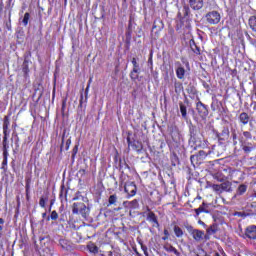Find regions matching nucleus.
<instances>
[{"mask_svg": "<svg viewBox=\"0 0 256 256\" xmlns=\"http://www.w3.org/2000/svg\"><path fill=\"white\" fill-rule=\"evenodd\" d=\"M72 213L74 215H81L82 217H87L89 215V208L83 202H76L72 206Z\"/></svg>", "mask_w": 256, "mask_h": 256, "instance_id": "f257e3e1", "label": "nucleus"}, {"mask_svg": "<svg viewBox=\"0 0 256 256\" xmlns=\"http://www.w3.org/2000/svg\"><path fill=\"white\" fill-rule=\"evenodd\" d=\"M206 21L210 25H217L221 21V14L217 11H211L206 14Z\"/></svg>", "mask_w": 256, "mask_h": 256, "instance_id": "f03ea898", "label": "nucleus"}, {"mask_svg": "<svg viewBox=\"0 0 256 256\" xmlns=\"http://www.w3.org/2000/svg\"><path fill=\"white\" fill-rule=\"evenodd\" d=\"M244 236L247 239H251L253 241L256 240V225L247 226L244 230Z\"/></svg>", "mask_w": 256, "mask_h": 256, "instance_id": "7ed1b4c3", "label": "nucleus"}, {"mask_svg": "<svg viewBox=\"0 0 256 256\" xmlns=\"http://www.w3.org/2000/svg\"><path fill=\"white\" fill-rule=\"evenodd\" d=\"M124 191L127 193L128 197H134L137 194V186L134 182H128L124 186Z\"/></svg>", "mask_w": 256, "mask_h": 256, "instance_id": "20e7f679", "label": "nucleus"}, {"mask_svg": "<svg viewBox=\"0 0 256 256\" xmlns=\"http://www.w3.org/2000/svg\"><path fill=\"white\" fill-rule=\"evenodd\" d=\"M242 150L244 151V153H251V151H254V149H256V145L255 143L250 142L249 140H243L242 142H240Z\"/></svg>", "mask_w": 256, "mask_h": 256, "instance_id": "39448f33", "label": "nucleus"}, {"mask_svg": "<svg viewBox=\"0 0 256 256\" xmlns=\"http://www.w3.org/2000/svg\"><path fill=\"white\" fill-rule=\"evenodd\" d=\"M196 109L200 117H207L209 115V110H207V106L201 101L197 102Z\"/></svg>", "mask_w": 256, "mask_h": 256, "instance_id": "423d86ee", "label": "nucleus"}, {"mask_svg": "<svg viewBox=\"0 0 256 256\" xmlns=\"http://www.w3.org/2000/svg\"><path fill=\"white\" fill-rule=\"evenodd\" d=\"M205 2L203 0H189V6L193 11H201Z\"/></svg>", "mask_w": 256, "mask_h": 256, "instance_id": "0eeeda50", "label": "nucleus"}, {"mask_svg": "<svg viewBox=\"0 0 256 256\" xmlns=\"http://www.w3.org/2000/svg\"><path fill=\"white\" fill-rule=\"evenodd\" d=\"M127 143L129 146H132V148L137 151V153H141L143 151V143L139 141H133L131 142V138L127 137Z\"/></svg>", "mask_w": 256, "mask_h": 256, "instance_id": "6e6552de", "label": "nucleus"}, {"mask_svg": "<svg viewBox=\"0 0 256 256\" xmlns=\"http://www.w3.org/2000/svg\"><path fill=\"white\" fill-rule=\"evenodd\" d=\"M194 212L196 214V217H199L201 213H209V204L203 202L202 205L199 206V208L194 209Z\"/></svg>", "mask_w": 256, "mask_h": 256, "instance_id": "1a4fd4ad", "label": "nucleus"}, {"mask_svg": "<svg viewBox=\"0 0 256 256\" xmlns=\"http://www.w3.org/2000/svg\"><path fill=\"white\" fill-rule=\"evenodd\" d=\"M238 119L241 125H248L249 121H251V117L249 116V114H247V112H242L239 115Z\"/></svg>", "mask_w": 256, "mask_h": 256, "instance_id": "9d476101", "label": "nucleus"}, {"mask_svg": "<svg viewBox=\"0 0 256 256\" xmlns=\"http://www.w3.org/2000/svg\"><path fill=\"white\" fill-rule=\"evenodd\" d=\"M192 236L195 241H203V237H205V232L196 229L192 232Z\"/></svg>", "mask_w": 256, "mask_h": 256, "instance_id": "9b49d317", "label": "nucleus"}, {"mask_svg": "<svg viewBox=\"0 0 256 256\" xmlns=\"http://www.w3.org/2000/svg\"><path fill=\"white\" fill-rule=\"evenodd\" d=\"M146 219L150 223H154V227H159V221H157V216L155 215L154 212H148Z\"/></svg>", "mask_w": 256, "mask_h": 256, "instance_id": "f8f14e48", "label": "nucleus"}, {"mask_svg": "<svg viewBox=\"0 0 256 256\" xmlns=\"http://www.w3.org/2000/svg\"><path fill=\"white\" fill-rule=\"evenodd\" d=\"M220 187L222 189V193L223 191H226V193H231V191H233L232 189V184L230 181H224L220 184Z\"/></svg>", "mask_w": 256, "mask_h": 256, "instance_id": "ddd939ff", "label": "nucleus"}, {"mask_svg": "<svg viewBox=\"0 0 256 256\" xmlns=\"http://www.w3.org/2000/svg\"><path fill=\"white\" fill-rule=\"evenodd\" d=\"M9 125H10V123H9V118L6 116V117L4 118V122H3V133H4V137H9V133H10V131H9Z\"/></svg>", "mask_w": 256, "mask_h": 256, "instance_id": "4468645a", "label": "nucleus"}, {"mask_svg": "<svg viewBox=\"0 0 256 256\" xmlns=\"http://www.w3.org/2000/svg\"><path fill=\"white\" fill-rule=\"evenodd\" d=\"M253 135L249 131H244L242 136H240L239 141L242 143L243 141H252Z\"/></svg>", "mask_w": 256, "mask_h": 256, "instance_id": "2eb2a0df", "label": "nucleus"}, {"mask_svg": "<svg viewBox=\"0 0 256 256\" xmlns=\"http://www.w3.org/2000/svg\"><path fill=\"white\" fill-rule=\"evenodd\" d=\"M218 139L227 141V139H229V128H223L222 132L218 135Z\"/></svg>", "mask_w": 256, "mask_h": 256, "instance_id": "dca6fc26", "label": "nucleus"}, {"mask_svg": "<svg viewBox=\"0 0 256 256\" xmlns=\"http://www.w3.org/2000/svg\"><path fill=\"white\" fill-rule=\"evenodd\" d=\"M176 76L179 78V79H185V68L183 66H179L177 69H176Z\"/></svg>", "mask_w": 256, "mask_h": 256, "instance_id": "f3484780", "label": "nucleus"}, {"mask_svg": "<svg viewBox=\"0 0 256 256\" xmlns=\"http://www.w3.org/2000/svg\"><path fill=\"white\" fill-rule=\"evenodd\" d=\"M161 31V29H163V22L161 20H156L154 21L153 27H152V31Z\"/></svg>", "mask_w": 256, "mask_h": 256, "instance_id": "a211bd4d", "label": "nucleus"}, {"mask_svg": "<svg viewBox=\"0 0 256 256\" xmlns=\"http://www.w3.org/2000/svg\"><path fill=\"white\" fill-rule=\"evenodd\" d=\"M59 243L62 249H64L65 251H69V249H71V244H69L67 240L60 239Z\"/></svg>", "mask_w": 256, "mask_h": 256, "instance_id": "6ab92c4d", "label": "nucleus"}, {"mask_svg": "<svg viewBox=\"0 0 256 256\" xmlns=\"http://www.w3.org/2000/svg\"><path fill=\"white\" fill-rule=\"evenodd\" d=\"M179 107H180V113H181L183 119H187V106H185V104H183V102H180Z\"/></svg>", "mask_w": 256, "mask_h": 256, "instance_id": "aec40b11", "label": "nucleus"}, {"mask_svg": "<svg viewBox=\"0 0 256 256\" xmlns=\"http://www.w3.org/2000/svg\"><path fill=\"white\" fill-rule=\"evenodd\" d=\"M117 199H118L117 194L110 195L109 198H108V207L110 205H114L116 207Z\"/></svg>", "mask_w": 256, "mask_h": 256, "instance_id": "412c9836", "label": "nucleus"}, {"mask_svg": "<svg viewBox=\"0 0 256 256\" xmlns=\"http://www.w3.org/2000/svg\"><path fill=\"white\" fill-rule=\"evenodd\" d=\"M246 192H247V185L241 184V185L237 188L236 195H245Z\"/></svg>", "mask_w": 256, "mask_h": 256, "instance_id": "4be33fe9", "label": "nucleus"}, {"mask_svg": "<svg viewBox=\"0 0 256 256\" xmlns=\"http://www.w3.org/2000/svg\"><path fill=\"white\" fill-rule=\"evenodd\" d=\"M87 247L90 253H94V255H96V253H99V247H97V245L90 243L87 245Z\"/></svg>", "mask_w": 256, "mask_h": 256, "instance_id": "5701e85b", "label": "nucleus"}, {"mask_svg": "<svg viewBox=\"0 0 256 256\" xmlns=\"http://www.w3.org/2000/svg\"><path fill=\"white\" fill-rule=\"evenodd\" d=\"M164 249H165V251H167L168 253H174V255H177V256L181 255V254L179 253V251L176 250V248L173 247V246H171V245L165 246Z\"/></svg>", "mask_w": 256, "mask_h": 256, "instance_id": "b1692460", "label": "nucleus"}, {"mask_svg": "<svg viewBox=\"0 0 256 256\" xmlns=\"http://www.w3.org/2000/svg\"><path fill=\"white\" fill-rule=\"evenodd\" d=\"M59 219V214L57 213V211H52L50 216H47L46 220L47 221H57Z\"/></svg>", "mask_w": 256, "mask_h": 256, "instance_id": "393cba45", "label": "nucleus"}, {"mask_svg": "<svg viewBox=\"0 0 256 256\" xmlns=\"http://www.w3.org/2000/svg\"><path fill=\"white\" fill-rule=\"evenodd\" d=\"M249 26L252 29V31L256 32V17L255 16L250 17Z\"/></svg>", "mask_w": 256, "mask_h": 256, "instance_id": "a878e982", "label": "nucleus"}, {"mask_svg": "<svg viewBox=\"0 0 256 256\" xmlns=\"http://www.w3.org/2000/svg\"><path fill=\"white\" fill-rule=\"evenodd\" d=\"M206 232L208 233V235H215V233H217V224H213L212 226H210Z\"/></svg>", "mask_w": 256, "mask_h": 256, "instance_id": "bb28decb", "label": "nucleus"}, {"mask_svg": "<svg viewBox=\"0 0 256 256\" xmlns=\"http://www.w3.org/2000/svg\"><path fill=\"white\" fill-rule=\"evenodd\" d=\"M182 13H183L184 17H189V14L191 13V9L189 8V6L187 4L183 5Z\"/></svg>", "mask_w": 256, "mask_h": 256, "instance_id": "cd10ccee", "label": "nucleus"}, {"mask_svg": "<svg viewBox=\"0 0 256 256\" xmlns=\"http://www.w3.org/2000/svg\"><path fill=\"white\" fill-rule=\"evenodd\" d=\"M189 133L190 139H195V136L197 135V128H195V126H190Z\"/></svg>", "mask_w": 256, "mask_h": 256, "instance_id": "c85d7f7f", "label": "nucleus"}, {"mask_svg": "<svg viewBox=\"0 0 256 256\" xmlns=\"http://www.w3.org/2000/svg\"><path fill=\"white\" fill-rule=\"evenodd\" d=\"M174 233L176 237H183V230L179 226H174Z\"/></svg>", "mask_w": 256, "mask_h": 256, "instance_id": "c756f323", "label": "nucleus"}, {"mask_svg": "<svg viewBox=\"0 0 256 256\" xmlns=\"http://www.w3.org/2000/svg\"><path fill=\"white\" fill-rule=\"evenodd\" d=\"M29 17H31V15L29 14V12H26L22 20L24 27H27V25H29Z\"/></svg>", "mask_w": 256, "mask_h": 256, "instance_id": "7c9ffc66", "label": "nucleus"}, {"mask_svg": "<svg viewBox=\"0 0 256 256\" xmlns=\"http://www.w3.org/2000/svg\"><path fill=\"white\" fill-rule=\"evenodd\" d=\"M199 161H203L207 157V152L205 150H200L197 154Z\"/></svg>", "mask_w": 256, "mask_h": 256, "instance_id": "2f4dec72", "label": "nucleus"}, {"mask_svg": "<svg viewBox=\"0 0 256 256\" xmlns=\"http://www.w3.org/2000/svg\"><path fill=\"white\" fill-rule=\"evenodd\" d=\"M212 189H213V191H216V193H223L221 184H213Z\"/></svg>", "mask_w": 256, "mask_h": 256, "instance_id": "473e14b6", "label": "nucleus"}, {"mask_svg": "<svg viewBox=\"0 0 256 256\" xmlns=\"http://www.w3.org/2000/svg\"><path fill=\"white\" fill-rule=\"evenodd\" d=\"M2 145H3L2 150H8L9 149V140L7 139V137H3Z\"/></svg>", "mask_w": 256, "mask_h": 256, "instance_id": "72a5a7b5", "label": "nucleus"}, {"mask_svg": "<svg viewBox=\"0 0 256 256\" xmlns=\"http://www.w3.org/2000/svg\"><path fill=\"white\" fill-rule=\"evenodd\" d=\"M130 78L132 79V81H137V79H139V74L131 71Z\"/></svg>", "mask_w": 256, "mask_h": 256, "instance_id": "f704fd0d", "label": "nucleus"}, {"mask_svg": "<svg viewBox=\"0 0 256 256\" xmlns=\"http://www.w3.org/2000/svg\"><path fill=\"white\" fill-rule=\"evenodd\" d=\"M46 201H47V198L45 199V198L41 197L40 201H39L40 207L45 208Z\"/></svg>", "mask_w": 256, "mask_h": 256, "instance_id": "c9c22d12", "label": "nucleus"}, {"mask_svg": "<svg viewBox=\"0 0 256 256\" xmlns=\"http://www.w3.org/2000/svg\"><path fill=\"white\" fill-rule=\"evenodd\" d=\"M6 167H7V158H3L1 169H3V171H6L7 170Z\"/></svg>", "mask_w": 256, "mask_h": 256, "instance_id": "e433bc0d", "label": "nucleus"}, {"mask_svg": "<svg viewBox=\"0 0 256 256\" xmlns=\"http://www.w3.org/2000/svg\"><path fill=\"white\" fill-rule=\"evenodd\" d=\"M190 161L191 163H195V161H199V156L196 154V155H192L190 157Z\"/></svg>", "mask_w": 256, "mask_h": 256, "instance_id": "4c0bfd02", "label": "nucleus"}, {"mask_svg": "<svg viewBox=\"0 0 256 256\" xmlns=\"http://www.w3.org/2000/svg\"><path fill=\"white\" fill-rule=\"evenodd\" d=\"M77 151H79V146L78 145L74 146V148L72 150V157H75L77 155Z\"/></svg>", "mask_w": 256, "mask_h": 256, "instance_id": "58836bf2", "label": "nucleus"}, {"mask_svg": "<svg viewBox=\"0 0 256 256\" xmlns=\"http://www.w3.org/2000/svg\"><path fill=\"white\" fill-rule=\"evenodd\" d=\"M129 205H130V207H133L135 209L138 205V202H137V200H133V201L129 202Z\"/></svg>", "mask_w": 256, "mask_h": 256, "instance_id": "ea45409f", "label": "nucleus"}, {"mask_svg": "<svg viewBox=\"0 0 256 256\" xmlns=\"http://www.w3.org/2000/svg\"><path fill=\"white\" fill-rule=\"evenodd\" d=\"M23 71L27 73L29 71V66L27 65V61H24L23 63Z\"/></svg>", "mask_w": 256, "mask_h": 256, "instance_id": "a19ab883", "label": "nucleus"}, {"mask_svg": "<svg viewBox=\"0 0 256 256\" xmlns=\"http://www.w3.org/2000/svg\"><path fill=\"white\" fill-rule=\"evenodd\" d=\"M142 247V251L144 253L145 256H149V252L147 251V246H141Z\"/></svg>", "mask_w": 256, "mask_h": 256, "instance_id": "79ce46f5", "label": "nucleus"}, {"mask_svg": "<svg viewBox=\"0 0 256 256\" xmlns=\"http://www.w3.org/2000/svg\"><path fill=\"white\" fill-rule=\"evenodd\" d=\"M197 229H194L192 226H188L187 227V231L188 233H190V235H193V231H196Z\"/></svg>", "mask_w": 256, "mask_h": 256, "instance_id": "37998d69", "label": "nucleus"}, {"mask_svg": "<svg viewBox=\"0 0 256 256\" xmlns=\"http://www.w3.org/2000/svg\"><path fill=\"white\" fill-rule=\"evenodd\" d=\"M3 151V159H7L9 157V151L8 150H2Z\"/></svg>", "mask_w": 256, "mask_h": 256, "instance_id": "c03bdc74", "label": "nucleus"}, {"mask_svg": "<svg viewBox=\"0 0 256 256\" xmlns=\"http://www.w3.org/2000/svg\"><path fill=\"white\" fill-rule=\"evenodd\" d=\"M70 145H71V139H68V140L66 141V145H65L66 151H69Z\"/></svg>", "mask_w": 256, "mask_h": 256, "instance_id": "a18cd8bd", "label": "nucleus"}, {"mask_svg": "<svg viewBox=\"0 0 256 256\" xmlns=\"http://www.w3.org/2000/svg\"><path fill=\"white\" fill-rule=\"evenodd\" d=\"M132 65L133 68L139 67V63H137V60L135 58L132 59Z\"/></svg>", "mask_w": 256, "mask_h": 256, "instance_id": "49530a36", "label": "nucleus"}, {"mask_svg": "<svg viewBox=\"0 0 256 256\" xmlns=\"http://www.w3.org/2000/svg\"><path fill=\"white\" fill-rule=\"evenodd\" d=\"M132 73H136L139 75V73H141V69L139 67L133 68Z\"/></svg>", "mask_w": 256, "mask_h": 256, "instance_id": "de8ad7c7", "label": "nucleus"}, {"mask_svg": "<svg viewBox=\"0 0 256 256\" xmlns=\"http://www.w3.org/2000/svg\"><path fill=\"white\" fill-rule=\"evenodd\" d=\"M195 47H196V49L194 50V53H196V55H199L201 53L199 50V47H197V46H195Z\"/></svg>", "mask_w": 256, "mask_h": 256, "instance_id": "09e8293b", "label": "nucleus"}, {"mask_svg": "<svg viewBox=\"0 0 256 256\" xmlns=\"http://www.w3.org/2000/svg\"><path fill=\"white\" fill-rule=\"evenodd\" d=\"M211 109H212V111H217V107H215V103L211 104Z\"/></svg>", "mask_w": 256, "mask_h": 256, "instance_id": "8fccbe9b", "label": "nucleus"}, {"mask_svg": "<svg viewBox=\"0 0 256 256\" xmlns=\"http://www.w3.org/2000/svg\"><path fill=\"white\" fill-rule=\"evenodd\" d=\"M235 139H237V134H236V133L233 134V141H234ZM236 144H237V141H234V145H236Z\"/></svg>", "mask_w": 256, "mask_h": 256, "instance_id": "3c124183", "label": "nucleus"}, {"mask_svg": "<svg viewBox=\"0 0 256 256\" xmlns=\"http://www.w3.org/2000/svg\"><path fill=\"white\" fill-rule=\"evenodd\" d=\"M203 239H205V241H209V234L203 236Z\"/></svg>", "mask_w": 256, "mask_h": 256, "instance_id": "603ef678", "label": "nucleus"}, {"mask_svg": "<svg viewBox=\"0 0 256 256\" xmlns=\"http://www.w3.org/2000/svg\"><path fill=\"white\" fill-rule=\"evenodd\" d=\"M164 235H165L166 237H169V230L165 229V230H164Z\"/></svg>", "mask_w": 256, "mask_h": 256, "instance_id": "864d4df0", "label": "nucleus"}, {"mask_svg": "<svg viewBox=\"0 0 256 256\" xmlns=\"http://www.w3.org/2000/svg\"><path fill=\"white\" fill-rule=\"evenodd\" d=\"M80 107H83V95H81V98H80Z\"/></svg>", "mask_w": 256, "mask_h": 256, "instance_id": "5fc2aeb1", "label": "nucleus"}, {"mask_svg": "<svg viewBox=\"0 0 256 256\" xmlns=\"http://www.w3.org/2000/svg\"><path fill=\"white\" fill-rule=\"evenodd\" d=\"M5 223V220L3 218H0V225H3Z\"/></svg>", "mask_w": 256, "mask_h": 256, "instance_id": "6e6d98bb", "label": "nucleus"}, {"mask_svg": "<svg viewBox=\"0 0 256 256\" xmlns=\"http://www.w3.org/2000/svg\"><path fill=\"white\" fill-rule=\"evenodd\" d=\"M253 94L255 95V99H256V86H254Z\"/></svg>", "mask_w": 256, "mask_h": 256, "instance_id": "4d7b16f0", "label": "nucleus"}, {"mask_svg": "<svg viewBox=\"0 0 256 256\" xmlns=\"http://www.w3.org/2000/svg\"><path fill=\"white\" fill-rule=\"evenodd\" d=\"M0 235H3V226H0Z\"/></svg>", "mask_w": 256, "mask_h": 256, "instance_id": "13d9d810", "label": "nucleus"}, {"mask_svg": "<svg viewBox=\"0 0 256 256\" xmlns=\"http://www.w3.org/2000/svg\"><path fill=\"white\" fill-rule=\"evenodd\" d=\"M42 217H43V219H45V217H47V212H44V213L42 214Z\"/></svg>", "mask_w": 256, "mask_h": 256, "instance_id": "bf43d9fd", "label": "nucleus"}, {"mask_svg": "<svg viewBox=\"0 0 256 256\" xmlns=\"http://www.w3.org/2000/svg\"><path fill=\"white\" fill-rule=\"evenodd\" d=\"M162 239L163 241H167V239H169V236H164Z\"/></svg>", "mask_w": 256, "mask_h": 256, "instance_id": "052dcab7", "label": "nucleus"}, {"mask_svg": "<svg viewBox=\"0 0 256 256\" xmlns=\"http://www.w3.org/2000/svg\"><path fill=\"white\" fill-rule=\"evenodd\" d=\"M204 87H205L206 89H209V84L204 83Z\"/></svg>", "mask_w": 256, "mask_h": 256, "instance_id": "680f3d73", "label": "nucleus"}, {"mask_svg": "<svg viewBox=\"0 0 256 256\" xmlns=\"http://www.w3.org/2000/svg\"><path fill=\"white\" fill-rule=\"evenodd\" d=\"M51 207H53V200H51L49 211H51Z\"/></svg>", "mask_w": 256, "mask_h": 256, "instance_id": "e2e57ef3", "label": "nucleus"}, {"mask_svg": "<svg viewBox=\"0 0 256 256\" xmlns=\"http://www.w3.org/2000/svg\"><path fill=\"white\" fill-rule=\"evenodd\" d=\"M199 223H200V225H205V222H203V221H199Z\"/></svg>", "mask_w": 256, "mask_h": 256, "instance_id": "0e129e2a", "label": "nucleus"}, {"mask_svg": "<svg viewBox=\"0 0 256 256\" xmlns=\"http://www.w3.org/2000/svg\"><path fill=\"white\" fill-rule=\"evenodd\" d=\"M255 205H256V202H253V203L251 204V207H255Z\"/></svg>", "mask_w": 256, "mask_h": 256, "instance_id": "69168bd1", "label": "nucleus"}, {"mask_svg": "<svg viewBox=\"0 0 256 256\" xmlns=\"http://www.w3.org/2000/svg\"><path fill=\"white\" fill-rule=\"evenodd\" d=\"M89 91V86H87L86 90H85V93H87Z\"/></svg>", "mask_w": 256, "mask_h": 256, "instance_id": "338daca9", "label": "nucleus"}, {"mask_svg": "<svg viewBox=\"0 0 256 256\" xmlns=\"http://www.w3.org/2000/svg\"><path fill=\"white\" fill-rule=\"evenodd\" d=\"M254 197H256V192L254 193Z\"/></svg>", "mask_w": 256, "mask_h": 256, "instance_id": "774afa93", "label": "nucleus"}]
</instances>
